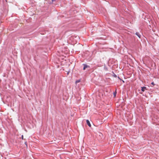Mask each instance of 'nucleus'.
Listing matches in <instances>:
<instances>
[{
  "label": "nucleus",
  "instance_id": "nucleus-3",
  "mask_svg": "<svg viewBox=\"0 0 159 159\" xmlns=\"http://www.w3.org/2000/svg\"><path fill=\"white\" fill-rule=\"evenodd\" d=\"M135 34L137 35L138 36V37H139V38H140L141 35L139 34V33L137 32Z\"/></svg>",
  "mask_w": 159,
  "mask_h": 159
},
{
  "label": "nucleus",
  "instance_id": "nucleus-6",
  "mask_svg": "<svg viewBox=\"0 0 159 159\" xmlns=\"http://www.w3.org/2000/svg\"><path fill=\"white\" fill-rule=\"evenodd\" d=\"M21 138L22 139H24V137H23V135H22L21 136Z\"/></svg>",
  "mask_w": 159,
  "mask_h": 159
},
{
  "label": "nucleus",
  "instance_id": "nucleus-8",
  "mask_svg": "<svg viewBox=\"0 0 159 159\" xmlns=\"http://www.w3.org/2000/svg\"><path fill=\"white\" fill-rule=\"evenodd\" d=\"M116 93H114V96H116Z\"/></svg>",
  "mask_w": 159,
  "mask_h": 159
},
{
  "label": "nucleus",
  "instance_id": "nucleus-7",
  "mask_svg": "<svg viewBox=\"0 0 159 159\" xmlns=\"http://www.w3.org/2000/svg\"><path fill=\"white\" fill-rule=\"evenodd\" d=\"M151 84L153 85H155V84H154V82H152L151 83Z\"/></svg>",
  "mask_w": 159,
  "mask_h": 159
},
{
  "label": "nucleus",
  "instance_id": "nucleus-2",
  "mask_svg": "<svg viewBox=\"0 0 159 159\" xmlns=\"http://www.w3.org/2000/svg\"><path fill=\"white\" fill-rule=\"evenodd\" d=\"M86 122H87V125H88L90 127L91 126V125L90 123V122L88 120H86Z\"/></svg>",
  "mask_w": 159,
  "mask_h": 159
},
{
  "label": "nucleus",
  "instance_id": "nucleus-5",
  "mask_svg": "<svg viewBox=\"0 0 159 159\" xmlns=\"http://www.w3.org/2000/svg\"><path fill=\"white\" fill-rule=\"evenodd\" d=\"M80 82V80H78L76 81L75 82H76V83H77L79 82Z\"/></svg>",
  "mask_w": 159,
  "mask_h": 159
},
{
  "label": "nucleus",
  "instance_id": "nucleus-1",
  "mask_svg": "<svg viewBox=\"0 0 159 159\" xmlns=\"http://www.w3.org/2000/svg\"><path fill=\"white\" fill-rule=\"evenodd\" d=\"M146 89V87H141V90L143 92H144L145 90Z\"/></svg>",
  "mask_w": 159,
  "mask_h": 159
},
{
  "label": "nucleus",
  "instance_id": "nucleus-4",
  "mask_svg": "<svg viewBox=\"0 0 159 159\" xmlns=\"http://www.w3.org/2000/svg\"><path fill=\"white\" fill-rule=\"evenodd\" d=\"M87 67V66L86 65H84V67L83 68V70H85V69Z\"/></svg>",
  "mask_w": 159,
  "mask_h": 159
}]
</instances>
